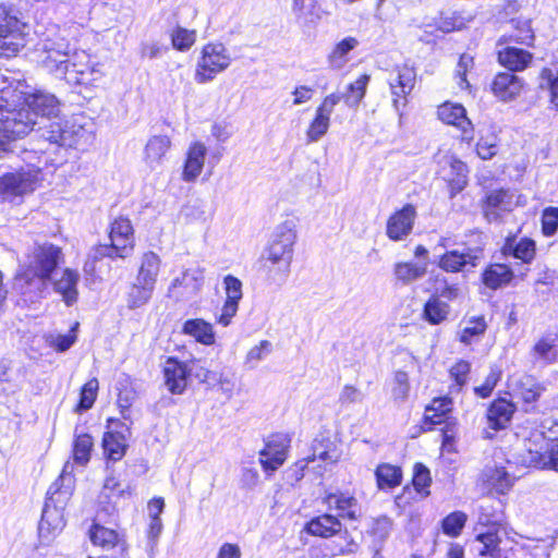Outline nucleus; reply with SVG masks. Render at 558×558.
Listing matches in <instances>:
<instances>
[{"label":"nucleus","instance_id":"obj_60","mask_svg":"<svg viewBox=\"0 0 558 558\" xmlns=\"http://www.w3.org/2000/svg\"><path fill=\"white\" fill-rule=\"evenodd\" d=\"M99 388L98 380L96 378L89 379L81 390V400L78 403L80 410H88L93 407L97 391Z\"/></svg>","mask_w":558,"mask_h":558},{"label":"nucleus","instance_id":"obj_12","mask_svg":"<svg viewBox=\"0 0 558 558\" xmlns=\"http://www.w3.org/2000/svg\"><path fill=\"white\" fill-rule=\"evenodd\" d=\"M416 73L413 68L403 65L389 78V86L392 96V106L400 112L408 104V96L415 84Z\"/></svg>","mask_w":558,"mask_h":558},{"label":"nucleus","instance_id":"obj_62","mask_svg":"<svg viewBox=\"0 0 558 558\" xmlns=\"http://www.w3.org/2000/svg\"><path fill=\"white\" fill-rule=\"evenodd\" d=\"M500 377L501 371L496 366L492 367L489 374L485 378L484 384L474 388L475 395L481 398L489 397L497 383L500 380Z\"/></svg>","mask_w":558,"mask_h":558},{"label":"nucleus","instance_id":"obj_64","mask_svg":"<svg viewBox=\"0 0 558 558\" xmlns=\"http://www.w3.org/2000/svg\"><path fill=\"white\" fill-rule=\"evenodd\" d=\"M204 380L213 385H218L223 392L228 393V396L231 395L234 388L232 379L222 373L209 371L205 374Z\"/></svg>","mask_w":558,"mask_h":558},{"label":"nucleus","instance_id":"obj_52","mask_svg":"<svg viewBox=\"0 0 558 558\" xmlns=\"http://www.w3.org/2000/svg\"><path fill=\"white\" fill-rule=\"evenodd\" d=\"M78 324L76 323L75 326L66 333V335H60V333H49L45 337L46 342L49 347L53 348L54 350L59 352H64L69 350L74 342L76 341V335L75 330L77 328Z\"/></svg>","mask_w":558,"mask_h":558},{"label":"nucleus","instance_id":"obj_9","mask_svg":"<svg viewBox=\"0 0 558 558\" xmlns=\"http://www.w3.org/2000/svg\"><path fill=\"white\" fill-rule=\"evenodd\" d=\"M483 257V250L480 246L466 247L463 251H446L437 263L438 267L446 272H460L469 268H475Z\"/></svg>","mask_w":558,"mask_h":558},{"label":"nucleus","instance_id":"obj_54","mask_svg":"<svg viewBox=\"0 0 558 558\" xmlns=\"http://www.w3.org/2000/svg\"><path fill=\"white\" fill-rule=\"evenodd\" d=\"M172 46L179 51L189 50L196 41V32L177 27L171 34Z\"/></svg>","mask_w":558,"mask_h":558},{"label":"nucleus","instance_id":"obj_4","mask_svg":"<svg viewBox=\"0 0 558 558\" xmlns=\"http://www.w3.org/2000/svg\"><path fill=\"white\" fill-rule=\"evenodd\" d=\"M295 242L296 226L293 220H286L274 230L262 256L274 281H284L288 278Z\"/></svg>","mask_w":558,"mask_h":558},{"label":"nucleus","instance_id":"obj_8","mask_svg":"<svg viewBox=\"0 0 558 558\" xmlns=\"http://www.w3.org/2000/svg\"><path fill=\"white\" fill-rule=\"evenodd\" d=\"M44 54L41 62L50 72L59 73L69 56V43L53 27L38 44Z\"/></svg>","mask_w":558,"mask_h":558},{"label":"nucleus","instance_id":"obj_40","mask_svg":"<svg viewBox=\"0 0 558 558\" xmlns=\"http://www.w3.org/2000/svg\"><path fill=\"white\" fill-rule=\"evenodd\" d=\"M204 269L201 267H194L186 269L181 277L173 279L170 289L173 290L178 287H183L189 293H197L204 282Z\"/></svg>","mask_w":558,"mask_h":558},{"label":"nucleus","instance_id":"obj_48","mask_svg":"<svg viewBox=\"0 0 558 558\" xmlns=\"http://www.w3.org/2000/svg\"><path fill=\"white\" fill-rule=\"evenodd\" d=\"M452 400L448 397L435 398L426 408L425 418L432 424H440L442 417L451 411Z\"/></svg>","mask_w":558,"mask_h":558},{"label":"nucleus","instance_id":"obj_23","mask_svg":"<svg viewBox=\"0 0 558 558\" xmlns=\"http://www.w3.org/2000/svg\"><path fill=\"white\" fill-rule=\"evenodd\" d=\"M171 147V140L167 135L151 136L144 148V161L146 166L155 170L163 162V158Z\"/></svg>","mask_w":558,"mask_h":558},{"label":"nucleus","instance_id":"obj_2","mask_svg":"<svg viewBox=\"0 0 558 558\" xmlns=\"http://www.w3.org/2000/svg\"><path fill=\"white\" fill-rule=\"evenodd\" d=\"M61 257V250L56 245L44 244L36 247L26 268L16 276L15 289L31 302L41 296L47 287V280Z\"/></svg>","mask_w":558,"mask_h":558},{"label":"nucleus","instance_id":"obj_29","mask_svg":"<svg viewBox=\"0 0 558 558\" xmlns=\"http://www.w3.org/2000/svg\"><path fill=\"white\" fill-rule=\"evenodd\" d=\"M535 251V242L531 239H521L517 242L514 238H507L502 246L505 256H513L525 264H530L534 259Z\"/></svg>","mask_w":558,"mask_h":558},{"label":"nucleus","instance_id":"obj_14","mask_svg":"<svg viewBox=\"0 0 558 558\" xmlns=\"http://www.w3.org/2000/svg\"><path fill=\"white\" fill-rule=\"evenodd\" d=\"M506 530L500 524H493L486 531L476 534L475 541L482 544L478 549L481 557L507 558V550L504 548Z\"/></svg>","mask_w":558,"mask_h":558},{"label":"nucleus","instance_id":"obj_25","mask_svg":"<svg viewBox=\"0 0 558 558\" xmlns=\"http://www.w3.org/2000/svg\"><path fill=\"white\" fill-rule=\"evenodd\" d=\"M292 12L303 26L316 25L323 17V9L316 0H293Z\"/></svg>","mask_w":558,"mask_h":558},{"label":"nucleus","instance_id":"obj_57","mask_svg":"<svg viewBox=\"0 0 558 558\" xmlns=\"http://www.w3.org/2000/svg\"><path fill=\"white\" fill-rule=\"evenodd\" d=\"M436 293L434 295H437L440 300L446 299L448 301H454L461 294L459 286L457 283H450L446 277L436 276Z\"/></svg>","mask_w":558,"mask_h":558},{"label":"nucleus","instance_id":"obj_1","mask_svg":"<svg viewBox=\"0 0 558 558\" xmlns=\"http://www.w3.org/2000/svg\"><path fill=\"white\" fill-rule=\"evenodd\" d=\"M26 86L17 83L1 90L0 96V155L8 150L12 141L24 137L38 123L37 119L58 117L60 101L50 93H27Z\"/></svg>","mask_w":558,"mask_h":558},{"label":"nucleus","instance_id":"obj_45","mask_svg":"<svg viewBox=\"0 0 558 558\" xmlns=\"http://www.w3.org/2000/svg\"><path fill=\"white\" fill-rule=\"evenodd\" d=\"M56 76L65 80L70 84H87V66L70 62L68 59L61 65V71Z\"/></svg>","mask_w":558,"mask_h":558},{"label":"nucleus","instance_id":"obj_38","mask_svg":"<svg viewBox=\"0 0 558 558\" xmlns=\"http://www.w3.org/2000/svg\"><path fill=\"white\" fill-rule=\"evenodd\" d=\"M155 287L148 283H138V280L135 279L126 293V306L130 310L144 306L151 299Z\"/></svg>","mask_w":558,"mask_h":558},{"label":"nucleus","instance_id":"obj_6","mask_svg":"<svg viewBox=\"0 0 558 558\" xmlns=\"http://www.w3.org/2000/svg\"><path fill=\"white\" fill-rule=\"evenodd\" d=\"M39 181V170L22 169L0 177V201L19 204L24 195L32 193Z\"/></svg>","mask_w":558,"mask_h":558},{"label":"nucleus","instance_id":"obj_42","mask_svg":"<svg viewBox=\"0 0 558 558\" xmlns=\"http://www.w3.org/2000/svg\"><path fill=\"white\" fill-rule=\"evenodd\" d=\"M535 362L551 364L558 359V347L554 339L541 338L531 349Z\"/></svg>","mask_w":558,"mask_h":558},{"label":"nucleus","instance_id":"obj_58","mask_svg":"<svg viewBox=\"0 0 558 558\" xmlns=\"http://www.w3.org/2000/svg\"><path fill=\"white\" fill-rule=\"evenodd\" d=\"M271 343L268 340H262L257 345L250 349L245 356V365L253 369L257 364L265 359L270 352Z\"/></svg>","mask_w":558,"mask_h":558},{"label":"nucleus","instance_id":"obj_35","mask_svg":"<svg viewBox=\"0 0 558 558\" xmlns=\"http://www.w3.org/2000/svg\"><path fill=\"white\" fill-rule=\"evenodd\" d=\"M427 271L426 264H416L411 262H399L393 266V276L402 284H410L425 276Z\"/></svg>","mask_w":558,"mask_h":558},{"label":"nucleus","instance_id":"obj_22","mask_svg":"<svg viewBox=\"0 0 558 558\" xmlns=\"http://www.w3.org/2000/svg\"><path fill=\"white\" fill-rule=\"evenodd\" d=\"M165 385L171 393H182L187 385L189 369L184 363L168 359L163 368Z\"/></svg>","mask_w":558,"mask_h":558},{"label":"nucleus","instance_id":"obj_5","mask_svg":"<svg viewBox=\"0 0 558 558\" xmlns=\"http://www.w3.org/2000/svg\"><path fill=\"white\" fill-rule=\"evenodd\" d=\"M232 60V54L225 44L214 41L204 45L196 62L194 81L197 84L213 82L217 75L229 69Z\"/></svg>","mask_w":558,"mask_h":558},{"label":"nucleus","instance_id":"obj_53","mask_svg":"<svg viewBox=\"0 0 558 558\" xmlns=\"http://www.w3.org/2000/svg\"><path fill=\"white\" fill-rule=\"evenodd\" d=\"M476 151L480 158L488 160L498 151V138L495 132H489L481 136L476 145Z\"/></svg>","mask_w":558,"mask_h":558},{"label":"nucleus","instance_id":"obj_18","mask_svg":"<svg viewBox=\"0 0 558 558\" xmlns=\"http://www.w3.org/2000/svg\"><path fill=\"white\" fill-rule=\"evenodd\" d=\"M514 206L513 194L509 190H495L486 195L483 203V213L489 221H497L504 213L512 210Z\"/></svg>","mask_w":558,"mask_h":558},{"label":"nucleus","instance_id":"obj_15","mask_svg":"<svg viewBox=\"0 0 558 558\" xmlns=\"http://www.w3.org/2000/svg\"><path fill=\"white\" fill-rule=\"evenodd\" d=\"M416 218V209L407 204L400 210L393 213L387 220L386 234L392 241H402L411 232Z\"/></svg>","mask_w":558,"mask_h":558},{"label":"nucleus","instance_id":"obj_24","mask_svg":"<svg viewBox=\"0 0 558 558\" xmlns=\"http://www.w3.org/2000/svg\"><path fill=\"white\" fill-rule=\"evenodd\" d=\"M523 87L522 81L512 72H502L495 76L492 89L504 101L514 99Z\"/></svg>","mask_w":558,"mask_h":558},{"label":"nucleus","instance_id":"obj_34","mask_svg":"<svg viewBox=\"0 0 558 558\" xmlns=\"http://www.w3.org/2000/svg\"><path fill=\"white\" fill-rule=\"evenodd\" d=\"M511 25L513 27V32L511 34L504 35L498 40V46L502 44H508L510 41H515L518 44L531 46L534 41V32L531 27V22L529 20L514 19L511 20Z\"/></svg>","mask_w":558,"mask_h":558},{"label":"nucleus","instance_id":"obj_61","mask_svg":"<svg viewBox=\"0 0 558 558\" xmlns=\"http://www.w3.org/2000/svg\"><path fill=\"white\" fill-rule=\"evenodd\" d=\"M410 391L409 376L405 372L398 371L395 374L392 397L395 400L404 401Z\"/></svg>","mask_w":558,"mask_h":558},{"label":"nucleus","instance_id":"obj_41","mask_svg":"<svg viewBox=\"0 0 558 558\" xmlns=\"http://www.w3.org/2000/svg\"><path fill=\"white\" fill-rule=\"evenodd\" d=\"M375 475L379 489H391L401 484L402 472L392 464H379L375 471Z\"/></svg>","mask_w":558,"mask_h":558},{"label":"nucleus","instance_id":"obj_17","mask_svg":"<svg viewBox=\"0 0 558 558\" xmlns=\"http://www.w3.org/2000/svg\"><path fill=\"white\" fill-rule=\"evenodd\" d=\"M88 535L95 546L101 547L104 550L118 548L120 550V558H129V545L124 536L117 531L99 523H94L89 529Z\"/></svg>","mask_w":558,"mask_h":558},{"label":"nucleus","instance_id":"obj_44","mask_svg":"<svg viewBox=\"0 0 558 558\" xmlns=\"http://www.w3.org/2000/svg\"><path fill=\"white\" fill-rule=\"evenodd\" d=\"M78 280V276L76 272L66 269L64 270L62 277L56 281L54 288L57 292L61 293L63 295L64 301L66 304H71L76 300L77 291H76V283Z\"/></svg>","mask_w":558,"mask_h":558},{"label":"nucleus","instance_id":"obj_10","mask_svg":"<svg viewBox=\"0 0 558 558\" xmlns=\"http://www.w3.org/2000/svg\"><path fill=\"white\" fill-rule=\"evenodd\" d=\"M341 96L338 93L327 95L315 111V117L306 130L308 143H316L323 138L330 126V117L335 107L340 102Z\"/></svg>","mask_w":558,"mask_h":558},{"label":"nucleus","instance_id":"obj_32","mask_svg":"<svg viewBox=\"0 0 558 558\" xmlns=\"http://www.w3.org/2000/svg\"><path fill=\"white\" fill-rule=\"evenodd\" d=\"M341 522L331 514H323L306 524V531L315 536L330 537L341 531Z\"/></svg>","mask_w":558,"mask_h":558},{"label":"nucleus","instance_id":"obj_47","mask_svg":"<svg viewBox=\"0 0 558 558\" xmlns=\"http://www.w3.org/2000/svg\"><path fill=\"white\" fill-rule=\"evenodd\" d=\"M368 81V75H361L355 82L349 84L348 92L340 95L341 99H344L345 104L351 108L357 107L365 96Z\"/></svg>","mask_w":558,"mask_h":558},{"label":"nucleus","instance_id":"obj_55","mask_svg":"<svg viewBox=\"0 0 558 558\" xmlns=\"http://www.w3.org/2000/svg\"><path fill=\"white\" fill-rule=\"evenodd\" d=\"M466 514L462 511H454L450 513L442 520L444 533L453 537L460 535L461 530L466 522Z\"/></svg>","mask_w":558,"mask_h":558},{"label":"nucleus","instance_id":"obj_51","mask_svg":"<svg viewBox=\"0 0 558 558\" xmlns=\"http://www.w3.org/2000/svg\"><path fill=\"white\" fill-rule=\"evenodd\" d=\"M541 88H547L550 92V100L558 109V68H544L539 74Z\"/></svg>","mask_w":558,"mask_h":558},{"label":"nucleus","instance_id":"obj_59","mask_svg":"<svg viewBox=\"0 0 558 558\" xmlns=\"http://www.w3.org/2000/svg\"><path fill=\"white\" fill-rule=\"evenodd\" d=\"M223 286L226 291V301L239 304L243 298L241 280L232 275H227L223 278Z\"/></svg>","mask_w":558,"mask_h":558},{"label":"nucleus","instance_id":"obj_13","mask_svg":"<svg viewBox=\"0 0 558 558\" xmlns=\"http://www.w3.org/2000/svg\"><path fill=\"white\" fill-rule=\"evenodd\" d=\"M109 238L119 258H126L133 253L135 239L130 219L124 217L114 219L111 223Z\"/></svg>","mask_w":558,"mask_h":558},{"label":"nucleus","instance_id":"obj_39","mask_svg":"<svg viewBox=\"0 0 558 558\" xmlns=\"http://www.w3.org/2000/svg\"><path fill=\"white\" fill-rule=\"evenodd\" d=\"M94 447V440L90 435L86 433H77L75 430L72 457L75 464L85 466L90 460V453Z\"/></svg>","mask_w":558,"mask_h":558},{"label":"nucleus","instance_id":"obj_3","mask_svg":"<svg viewBox=\"0 0 558 558\" xmlns=\"http://www.w3.org/2000/svg\"><path fill=\"white\" fill-rule=\"evenodd\" d=\"M74 488L72 466L66 462L58 480H56L47 492V500L43 510L38 531L43 539L50 541L56 533L64 525L63 510L70 500Z\"/></svg>","mask_w":558,"mask_h":558},{"label":"nucleus","instance_id":"obj_63","mask_svg":"<svg viewBox=\"0 0 558 558\" xmlns=\"http://www.w3.org/2000/svg\"><path fill=\"white\" fill-rule=\"evenodd\" d=\"M543 233L547 236L554 235L558 229V208L547 207L542 216Z\"/></svg>","mask_w":558,"mask_h":558},{"label":"nucleus","instance_id":"obj_33","mask_svg":"<svg viewBox=\"0 0 558 558\" xmlns=\"http://www.w3.org/2000/svg\"><path fill=\"white\" fill-rule=\"evenodd\" d=\"M326 504L329 508H335L340 517L355 520L357 517V500L344 493H333L326 497Z\"/></svg>","mask_w":558,"mask_h":558},{"label":"nucleus","instance_id":"obj_37","mask_svg":"<svg viewBox=\"0 0 558 558\" xmlns=\"http://www.w3.org/2000/svg\"><path fill=\"white\" fill-rule=\"evenodd\" d=\"M105 454L109 460L119 461L123 458L126 450V439L119 432H107L102 438Z\"/></svg>","mask_w":558,"mask_h":558},{"label":"nucleus","instance_id":"obj_49","mask_svg":"<svg viewBox=\"0 0 558 558\" xmlns=\"http://www.w3.org/2000/svg\"><path fill=\"white\" fill-rule=\"evenodd\" d=\"M487 325L484 317L470 319L465 327L460 332V341L464 344H470L477 341L486 331Z\"/></svg>","mask_w":558,"mask_h":558},{"label":"nucleus","instance_id":"obj_20","mask_svg":"<svg viewBox=\"0 0 558 558\" xmlns=\"http://www.w3.org/2000/svg\"><path fill=\"white\" fill-rule=\"evenodd\" d=\"M545 391V387L530 375L522 376L514 386V396L523 402L525 412L536 409V402Z\"/></svg>","mask_w":558,"mask_h":558},{"label":"nucleus","instance_id":"obj_11","mask_svg":"<svg viewBox=\"0 0 558 558\" xmlns=\"http://www.w3.org/2000/svg\"><path fill=\"white\" fill-rule=\"evenodd\" d=\"M291 439L286 434H274L259 452V462L265 471H276L286 461Z\"/></svg>","mask_w":558,"mask_h":558},{"label":"nucleus","instance_id":"obj_26","mask_svg":"<svg viewBox=\"0 0 558 558\" xmlns=\"http://www.w3.org/2000/svg\"><path fill=\"white\" fill-rule=\"evenodd\" d=\"M515 407L506 399L495 400L487 411L488 426L495 430L505 428L512 418Z\"/></svg>","mask_w":558,"mask_h":558},{"label":"nucleus","instance_id":"obj_30","mask_svg":"<svg viewBox=\"0 0 558 558\" xmlns=\"http://www.w3.org/2000/svg\"><path fill=\"white\" fill-rule=\"evenodd\" d=\"M512 278V269L505 264H492L482 274L483 283L492 290L508 284Z\"/></svg>","mask_w":558,"mask_h":558},{"label":"nucleus","instance_id":"obj_19","mask_svg":"<svg viewBox=\"0 0 558 558\" xmlns=\"http://www.w3.org/2000/svg\"><path fill=\"white\" fill-rule=\"evenodd\" d=\"M480 483L487 493L504 495L512 487L513 480L501 466H486L480 476Z\"/></svg>","mask_w":558,"mask_h":558},{"label":"nucleus","instance_id":"obj_46","mask_svg":"<svg viewBox=\"0 0 558 558\" xmlns=\"http://www.w3.org/2000/svg\"><path fill=\"white\" fill-rule=\"evenodd\" d=\"M182 215L191 222H205L210 218L211 213L204 199L195 198L183 206Z\"/></svg>","mask_w":558,"mask_h":558},{"label":"nucleus","instance_id":"obj_21","mask_svg":"<svg viewBox=\"0 0 558 558\" xmlns=\"http://www.w3.org/2000/svg\"><path fill=\"white\" fill-rule=\"evenodd\" d=\"M207 147L201 142H194L186 151V158L182 171L184 182H194L203 171Z\"/></svg>","mask_w":558,"mask_h":558},{"label":"nucleus","instance_id":"obj_7","mask_svg":"<svg viewBox=\"0 0 558 558\" xmlns=\"http://www.w3.org/2000/svg\"><path fill=\"white\" fill-rule=\"evenodd\" d=\"M23 28L24 24L0 5V57L15 56L24 47Z\"/></svg>","mask_w":558,"mask_h":558},{"label":"nucleus","instance_id":"obj_50","mask_svg":"<svg viewBox=\"0 0 558 558\" xmlns=\"http://www.w3.org/2000/svg\"><path fill=\"white\" fill-rule=\"evenodd\" d=\"M43 136L49 141L50 143L58 144L60 146H73L74 141L72 140V135L68 129H64V125H61L59 122H52L49 125V130H47Z\"/></svg>","mask_w":558,"mask_h":558},{"label":"nucleus","instance_id":"obj_31","mask_svg":"<svg viewBox=\"0 0 558 558\" xmlns=\"http://www.w3.org/2000/svg\"><path fill=\"white\" fill-rule=\"evenodd\" d=\"M185 335L193 337L197 342L211 345L215 343L213 325L201 318L187 319L182 327Z\"/></svg>","mask_w":558,"mask_h":558},{"label":"nucleus","instance_id":"obj_56","mask_svg":"<svg viewBox=\"0 0 558 558\" xmlns=\"http://www.w3.org/2000/svg\"><path fill=\"white\" fill-rule=\"evenodd\" d=\"M340 458V453L333 442L327 441L326 445L323 442L315 444L313 447V458L312 461L315 459H319L327 463H336Z\"/></svg>","mask_w":558,"mask_h":558},{"label":"nucleus","instance_id":"obj_28","mask_svg":"<svg viewBox=\"0 0 558 558\" xmlns=\"http://www.w3.org/2000/svg\"><path fill=\"white\" fill-rule=\"evenodd\" d=\"M160 267V256L151 251L145 252L141 257L135 279L138 280V283H148L155 287Z\"/></svg>","mask_w":558,"mask_h":558},{"label":"nucleus","instance_id":"obj_16","mask_svg":"<svg viewBox=\"0 0 558 558\" xmlns=\"http://www.w3.org/2000/svg\"><path fill=\"white\" fill-rule=\"evenodd\" d=\"M437 114L444 123L459 129L463 141L473 140L472 122L466 117V110L462 105L447 101L438 107Z\"/></svg>","mask_w":558,"mask_h":558},{"label":"nucleus","instance_id":"obj_36","mask_svg":"<svg viewBox=\"0 0 558 558\" xmlns=\"http://www.w3.org/2000/svg\"><path fill=\"white\" fill-rule=\"evenodd\" d=\"M450 306L437 295H432L425 303L423 318L432 325H439L448 318Z\"/></svg>","mask_w":558,"mask_h":558},{"label":"nucleus","instance_id":"obj_27","mask_svg":"<svg viewBox=\"0 0 558 558\" xmlns=\"http://www.w3.org/2000/svg\"><path fill=\"white\" fill-rule=\"evenodd\" d=\"M533 54L524 49L507 46L498 50V61L510 71H523L532 62Z\"/></svg>","mask_w":558,"mask_h":558},{"label":"nucleus","instance_id":"obj_43","mask_svg":"<svg viewBox=\"0 0 558 558\" xmlns=\"http://www.w3.org/2000/svg\"><path fill=\"white\" fill-rule=\"evenodd\" d=\"M359 45V41L354 37H347L338 43L330 54L328 56V62L332 69H341L348 62V53Z\"/></svg>","mask_w":558,"mask_h":558}]
</instances>
